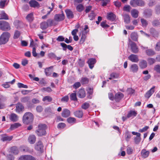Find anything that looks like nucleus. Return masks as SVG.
I'll use <instances>...</instances> for the list:
<instances>
[{"instance_id": "nucleus-28", "label": "nucleus", "mask_w": 160, "mask_h": 160, "mask_svg": "<svg viewBox=\"0 0 160 160\" xmlns=\"http://www.w3.org/2000/svg\"><path fill=\"white\" fill-rule=\"evenodd\" d=\"M74 115L78 118H82L83 115V112L81 110H78L75 112L74 113Z\"/></svg>"}, {"instance_id": "nucleus-62", "label": "nucleus", "mask_w": 160, "mask_h": 160, "mask_svg": "<svg viewBox=\"0 0 160 160\" xmlns=\"http://www.w3.org/2000/svg\"><path fill=\"white\" fill-rule=\"evenodd\" d=\"M154 70L157 72L160 73V65H157L155 66Z\"/></svg>"}, {"instance_id": "nucleus-12", "label": "nucleus", "mask_w": 160, "mask_h": 160, "mask_svg": "<svg viewBox=\"0 0 160 160\" xmlns=\"http://www.w3.org/2000/svg\"><path fill=\"white\" fill-rule=\"evenodd\" d=\"M132 52L134 53H137L139 51V49L136 44L134 42H132L131 45Z\"/></svg>"}, {"instance_id": "nucleus-40", "label": "nucleus", "mask_w": 160, "mask_h": 160, "mask_svg": "<svg viewBox=\"0 0 160 160\" xmlns=\"http://www.w3.org/2000/svg\"><path fill=\"white\" fill-rule=\"evenodd\" d=\"M89 80V79L87 78L82 77L80 82L82 84H86L88 83Z\"/></svg>"}, {"instance_id": "nucleus-54", "label": "nucleus", "mask_w": 160, "mask_h": 160, "mask_svg": "<svg viewBox=\"0 0 160 160\" xmlns=\"http://www.w3.org/2000/svg\"><path fill=\"white\" fill-rule=\"evenodd\" d=\"M96 1H102V5L103 6H105L110 2L109 0H95Z\"/></svg>"}, {"instance_id": "nucleus-60", "label": "nucleus", "mask_w": 160, "mask_h": 160, "mask_svg": "<svg viewBox=\"0 0 160 160\" xmlns=\"http://www.w3.org/2000/svg\"><path fill=\"white\" fill-rule=\"evenodd\" d=\"M20 32L18 31H15L13 36L14 39H17L19 38L20 36Z\"/></svg>"}, {"instance_id": "nucleus-49", "label": "nucleus", "mask_w": 160, "mask_h": 160, "mask_svg": "<svg viewBox=\"0 0 160 160\" xmlns=\"http://www.w3.org/2000/svg\"><path fill=\"white\" fill-rule=\"evenodd\" d=\"M89 106L90 105L89 103L88 102H86L82 104L81 108L83 109L86 110L89 108Z\"/></svg>"}, {"instance_id": "nucleus-43", "label": "nucleus", "mask_w": 160, "mask_h": 160, "mask_svg": "<svg viewBox=\"0 0 160 160\" xmlns=\"http://www.w3.org/2000/svg\"><path fill=\"white\" fill-rule=\"evenodd\" d=\"M124 22L126 23H128L130 22V18L128 15L126 14L123 16Z\"/></svg>"}, {"instance_id": "nucleus-31", "label": "nucleus", "mask_w": 160, "mask_h": 160, "mask_svg": "<svg viewBox=\"0 0 160 160\" xmlns=\"http://www.w3.org/2000/svg\"><path fill=\"white\" fill-rule=\"evenodd\" d=\"M139 12L138 10L133 9L131 11V14L132 16L135 18H137L138 16Z\"/></svg>"}, {"instance_id": "nucleus-21", "label": "nucleus", "mask_w": 160, "mask_h": 160, "mask_svg": "<svg viewBox=\"0 0 160 160\" xmlns=\"http://www.w3.org/2000/svg\"><path fill=\"white\" fill-rule=\"evenodd\" d=\"M26 20L29 22H32L34 19L33 14L32 12L30 13L26 16Z\"/></svg>"}, {"instance_id": "nucleus-48", "label": "nucleus", "mask_w": 160, "mask_h": 160, "mask_svg": "<svg viewBox=\"0 0 160 160\" xmlns=\"http://www.w3.org/2000/svg\"><path fill=\"white\" fill-rule=\"evenodd\" d=\"M147 61L148 63L150 65H152L155 63V59L153 58H148Z\"/></svg>"}, {"instance_id": "nucleus-15", "label": "nucleus", "mask_w": 160, "mask_h": 160, "mask_svg": "<svg viewBox=\"0 0 160 160\" xmlns=\"http://www.w3.org/2000/svg\"><path fill=\"white\" fill-rule=\"evenodd\" d=\"M138 69V66L136 64H133L131 65L130 68V71L134 73L137 72Z\"/></svg>"}, {"instance_id": "nucleus-8", "label": "nucleus", "mask_w": 160, "mask_h": 160, "mask_svg": "<svg viewBox=\"0 0 160 160\" xmlns=\"http://www.w3.org/2000/svg\"><path fill=\"white\" fill-rule=\"evenodd\" d=\"M16 111L17 112L20 113L24 111V107L20 102H18L16 104Z\"/></svg>"}, {"instance_id": "nucleus-37", "label": "nucleus", "mask_w": 160, "mask_h": 160, "mask_svg": "<svg viewBox=\"0 0 160 160\" xmlns=\"http://www.w3.org/2000/svg\"><path fill=\"white\" fill-rule=\"evenodd\" d=\"M14 24L17 28H18L22 26L23 23L18 20H16L14 22Z\"/></svg>"}, {"instance_id": "nucleus-44", "label": "nucleus", "mask_w": 160, "mask_h": 160, "mask_svg": "<svg viewBox=\"0 0 160 160\" xmlns=\"http://www.w3.org/2000/svg\"><path fill=\"white\" fill-rule=\"evenodd\" d=\"M76 121V119L72 117H69L67 119V121L70 124H73L75 123Z\"/></svg>"}, {"instance_id": "nucleus-11", "label": "nucleus", "mask_w": 160, "mask_h": 160, "mask_svg": "<svg viewBox=\"0 0 160 160\" xmlns=\"http://www.w3.org/2000/svg\"><path fill=\"white\" fill-rule=\"evenodd\" d=\"M43 146L42 142L39 141L36 144L35 148L38 151H42L43 150Z\"/></svg>"}, {"instance_id": "nucleus-51", "label": "nucleus", "mask_w": 160, "mask_h": 160, "mask_svg": "<svg viewBox=\"0 0 160 160\" xmlns=\"http://www.w3.org/2000/svg\"><path fill=\"white\" fill-rule=\"evenodd\" d=\"M25 160H36V158L31 155H24Z\"/></svg>"}, {"instance_id": "nucleus-55", "label": "nucleus", "mask_w": 160, "mask_h": 160, "mask_svg": "<svg viewBox=\"0 0 160 160\" xmlns=\"http://www.w3.org/2000/svg\"><path fill=\"white\" fill-rule=\"evenodd\" d=\"M41 91L42 92H50L52 91V90L50 87L47 88H43L41 89Z\"/></svg>"}, {"instance_id": "nucleus-5", "label": "nucleus", "mask_w": 160, "mask_h": 160, "mask_svg": "<svg viewBox=\"0 0 160 160\" xmlns=\"http://www.w3.org/2000/svg\"><path fill=\"white\" fill-rule=\"evenodd\" d=\"M62 14H55L54 16V19L57 22H60L64 20L65 19V16L62 11Z\"/></svg>"}, {"instance_id": "nucleus-52", "label": "nucleus", "mask_w": 160, "mask_h": 160, "mask_svg": "<svg viewBox=\"0 0 160 160\" xmlns=\"http://www.w3.org/2000/svg\"><path fill=\"white\" fill-rule=\"evenodd\" d=\"M118 75L116 73H112L110 74V77L109 78V79L111 80L113 78H118Z\"/></svg>"}, {"instance_id": "nucleus-32", "label": "nucleus", "mask_w": 160, "mask_h": 160, "mask_svg": "<svg viewBox=\"0 0 160 160\" xmlns=\"http://www.w3.org/2000/svg\"><path fill=\"white\" fill-rule=\"evenodd\" d=\"M137 114V112L135 111L130 110L127 114V117L129 118L132 116L135 117Z\"/></svg>"}, {"instance_id": "nucleus-2", "label": "nucleus", "mask_w": 160, "mask_h": 160, "mask_svg": "<svg viewBox=\"0 0 160 160\" xmlns=\"http://www.w3.org/2000/svg\"><path fill=\"white\" fill-rule=\"evenodd\" d=\"M10 34L8 32H3L0 37V45L4 44L9 41Z\"/></svg>"}, {"instance_id": "nucleus-33", "label": "nucleus", "mask_w": 160, "mask_h": 160, "mask_svg": "<svg viewBox=\"0 0 160 160\" xmlns=\"http://www.w3.org/2000/svg\"><path fill=\"white\" fill-rule=\"evenodd\" d=\"M131 38L133 41H138V35L137 33L135 32H132L131 34Z\"/></svg>"}, {"instance_id": "nucleus-17", "label": "nucleus", "mask_w": 160, "mask_h": 160, "mask_svg": "<svg viewBox=\"0 0 160 160\" xmlns=\"http://www.w3.org/2000/svg\"><path fill=\"white\" fill-rule=\"evenodd\" d=\"M65 12L67 18L68 19L72 18L74 17V15L70 9H67L65 10Z\"/></svg>"}, {"instance_id": "nucleus-36", "label": "nucleus", "mask_w": 160, "mask_h": 160, "mask_svg": "<svg viewBox=\"0 0 160 160\" xmlns=\"http://www.w3.org/2000/svg\"><path fill=\"white\" fill-rule=\"evenodd\" d=\"M40 28L42 30H45L48 27V24L46 22H43L41 23Z\"/></svg>"}, {"instance_id": "nucleus-64", "label": "nucleus", "mask_w": 160, "mask_h": 160, "mask_svg": "<svg viewBox=\"0 0 160 160\" xmlns=\"http://www.w3.org/2000/svg\"><path fill=\"white\" fill-rule=\"evenodd\" d=\"M131 9V7L129 5H125L123 7V10L124 11L129 12Z\"/></svg>"}, {"instance_id": "nucleus-50", "label": "nucleus", "mask_w": 160, "mask_h": 160, "mask_svg": "<svg viewBox=\"0 0 160 160\" xmlns=\"http://www.w3.org/2000/svg\"><path fill=\"white\" fill-rule=\"evenodd\" d=\"M87 32L85 33H82V35L80 41V42L81 43H82L85 41L86 38Z\"/></svg>"}, {"instance_id": "nucleus-13", "label": "nucleus", "mask_w": 160, "mask_h": 160, "mask_svg": "<svg viewBox=\"0 0 160 160\" xmlns=\"http://www.w3.org/2000/svg\"><path fill=\"white\" fill-rule=\"evenodd\" d=\"M155 88V86H153L146 93L145 95V97L148 98H149L150 96L154 92V88Z\"/></svg>"}, {"instance_id": "nucleus-27", "label": "nucleus", "mask_w": 160, "mask_h": 160, "mask_svg": "<svg viewBox=\"0 0 160 160\" xmlns=\"http://www.w3.org/2000/svg\"><path fill=\"white\" fill-rule=\"evenodd\" d=\"M28 142L30 144L34 143L36 141V138L34 135H30L28 138Z\"/></svg>"}, {"instance_id": "nucleus-42", "label": "nucleus", "mask_w": 160, "mask_h": 160, "mask_svg": "<svg viewBox=\"0 0 160 160\" xmlns=\"http://www.w3.org/2000/svg\"><path fill=\"white\" fill-rule=\"evenodd\" d=\"M30 97L26 96L21 98L20 99L21 101L23 103H26L28 102L30 100Z\"/></svg>"}, {"instance_id": "nucleus-41", "label": "nucleus", "mask_w": 160, "mask_h": 160, "mask_svg": "<svg viewBox=\"0 0 160 160\" xmlns=\"http://www.w3.org/2000/svg\"><path fill=\"white\" fill-rule=\"evenodd\" d=\"M84 9V7L82 4H79L76 7V10L79 12H81Z\"/></svg>"}, {"instance_id": "nucleus-24", "label": "nucleus", "mask_w": 160, "mask_h": 160, "mask_svg": "<svg viewBox=\"0 0 160 160\" xmlns=\"http://www.w3.org/2000/svg\"><path fill=\"white\" fill-rule=\"evenodd\" d=\"M139 66L142 69H144L147 67V63L145 60H141L139 63Z\"/></svg>"}, {"instance_id": "nucleus-1", "label": "nucleus", "mask_w": 160, "mask_h": 160, "mask_svg": "<svg viewBox=\"0 0 160 160\" xmlns=\"http://www.w3.org/2000/svg\"><path fill=\"white\" fill-rule=\"evenodd\" d=\"M33 121V115L30 112H26L22 118L23 123L26 124H28L32 123Z\"/></svg>"}, {"instance_id": "nucleus-7", "label": "nucleus", "mask_w": 160, "mask_h": 160, "mask_svg": "<svg viewBox=\"0 0 160 160\" xmlns=\"http://www.w3.org/2000/svg\"><path fill=\"white\" fill-rule=\"evenodd\" d=\"M1 140L3 142L9 141L13 138L12 136H8L6 134H2L1 135Z\"/></svg>"}, {"instance_id": "nucleus-10", "label": "nucleus", "mask_w": 160, "mask_h": 160, "mask_svg": "<svg viewBox=\"0 0 160 160\" xmlns=\"http://www.w3.org/2000/svg\"><path fill=\"white\" fill-rule=\"evenodd\" d=\"M30 6L33 8H38L40 6L39 3L35 0H31L29 2Z\"/></svg>"}, {"instance_id": "nucleus-63", "label": "nucleus", "mask_w": 160, "mask_h": 160, "mask_svg": "<svg viewBox=\"0 0 160 160\" xmlns=\"http://www.w3.org/2000/svg\"><path fill=\"white\" fill-rule=\"evenodd\" d=\"M133 149L131 147H128L127 149V153L128 154H132L133 152Z\"/></svg>"}, {"instance_id": "nucleus-19", "label": "nucleus", "mask_w": 160, "mask_h": 160, "mask_svg": "<svg viewBox=\"0 0 160 160\" xmlns=\"http://www.w3.org/2000/svg\"><path fill=\"white\" fill-rule=\"evenodd\" d=\"M9 119L11 121L13 122H15L18 121V117L16 114L12 113L10 114Z\"/></svg>"}, {"instance_id": "nucleus-57", "label": "nucleus", "mask_w": 160, "mask_h": 160, "mask_svg": "<svg viewBox=\"0 0 160 160\" xmlns=\"http://www.w3.org/2000/svg\"><path fill=\"white\" fill-rule=\"evenodd\" d=\"M81 86V84L80 82H76L73 85L72 87L76 89L80 87Z\"/></svg>"}, {"instance_id": "nucleus-20", "label": "nucleus", "mask_w": 160, "mask_h": 160, "mask_svg": "<svg viewBox=\"0 0 160 160\" xmlns=\"http://www.w3.org/2000/svg\"><path fill=\"white\" fill-rule=\"evenodd\" d=\"M70 114V112L68 109H65L63 110L62 113V116L64 118H67L69 117Z\"/></svg>"}, {"instance_id": "nucleus-59", "label": "nucleus", "mask_w": 160, "mask_h": 160, "mask_svg": "<svg viewBox=\"0 0 160 160\" xmlns=\"http://www.w3.org/2000/svg\"><path fill=\"white\" fill-rule=\"evenodd\" d=\"M152 24L154 26H158L160 24V22L158 20H155L152 22Z\"/></svg>"}, {"instance_id": "nucleus-56", "label": "nucleus", "mask_w": 160, "mask_h": 160, "mask_svg": "<svg viewBox=\"0 0 160 160\" xmlns=\"http://www.w3.org/2000/svg\"><path fill=\"white\" fill-rule=\"evenodd\" d=\"M47 23L48 24V26H52L55 25V24L54 23V21L51 19H49L47 21Z\"/></svg>"}, {"instance_id": "nucleus-29", "label": "nucleus", "mask_w": 160, "mask_h": 160, "mask_svg": "<svg viewBox=\"0 0 160 160\" xmlns=\"http://www.w3.org/2000/svg\"><path fill=\"white\" fill-rule=\"evenodd\" d=\"M36 133L38 136L41 137L45 136L46 134V131H42V130H40L39 129H38L36 131Z\"/></svg>"}, {"instance_id": "nucleus-18", "label": "nucleus", "mask_w": 160, "mask_h": 160, "mask_svg": "<svg viewBox=\"0 0 160 160\" xmlns=\"http://www.w3.org/2000/svg\"><path fill=\"white\" fill-rule=\"evenodd\" d=\"M124 97V94L120 92H118L115 95V99L116 101L119 102Z\"/></svg>"}, {"instance_id": "nucleus-53", "label": "nucleus", "mask_w": 160, "mask_h": 160, "mask_svg": "<svg viewBox=\"0 0 160 160\" xmlns=\"http://www.w3.org/2000/svg\"><path fill=\"white\" fill-rule=\"evenodd\" d=\"M52 98L50 96H46L43 98L42 99V101H47L48 102H50L52 100Z\"/></svg>"}, {"instance_id": "nucleus-34", "label": "nucleus", "mask_w": 160, "mask_h": 160, "mask_svg": "<svg viewBox=\"0 0 160 160\" xmlns=\"http://www.w3.org/2000/svg\"><path fill=\"white\" fill-rule=\"evenodd\" d=\"M5 99V97L2 95H0V109H2L4 107V105L2 102V101Z\"/></svg>"}, {"instance_id": "nucleus-61", "label": "nucleus", "mask_w": 160, "mask_h": 160, "mask_svg": "<svg viewBox=\"0 0 160 160\" xmlns=\"http://www.w3.org/2000/svg\"><path fill=\"white\" fill-rule=\"evenodd\" d=\"M154 48L156 51H160V41H159L157 42Z\"/></svg>"}, {"instance_id": "nucleus-23", "label": "nucleus", "mask_w": 160, "mask_h": 160, "mask_svg": "<svg viewBox=\"0 0 160 160\" xmlns=\"http://www.w3.org/2000/svg\"><path fill=\"white\" fill-rule=\"evenodd\" d=\"M146 54L148 56H152L156 54L155 52L152 49H148L146 50Z\"/></svg>"}, {"instance_id": "nucleus-38", "label": "nucleus", "mask_w": 160, "mask_h": 160, "mask_svg": "<svg viewBox=\"0 0 160 160\" xmlns=\"http://www.w3.org/2000/svg\"><path fill=\"white\" fill-rule=\"evenodd\" d=\"M20 124L18 123H15L11 125L10 129L11 130L15 129L21 126Z\"/></svg>"}, {"instance_id": "nucleus-22", "label": "nucleus", "mask_w": 160, "mask_h": 160, "mask_svg": "<svg viewBox=\"0 0 160 160\" xmlns=\"http://www.w3.org/2000/svg\"><path fill=\"white\" fill-rule=\"evenodd\" d=\"M116 18V15L112 12L109 13L107 14V18L110 21H114Z\"/></svg>"}, {"instance_id": "nucleus-30", "label": "nucleus", "mask_w": 160, "mask_h": 160, "mask_svg": "<svg viewBox=\"0 0 160 160\" xmlns=\"http://www.w3.org/2000/svg\"><path fill=\"white\" fill-rule=\"evenodd\" d=\"M9 18L8 15L4 12H2L0 14V20L4 19L7 20Z\"/></svg>"}, {"instance_id": "nucleus-35", "label": "nucleus", "mask_w": 160, "mask_h": 160, "mask_svg": "<svg viewBox=\"0 0 160 160\" xmlns=\"http://www.w3.org/2000/svg\"><path fill=\"white\" fill-rule=\"evenodd\" d=\"M47 128V127L46 124L40 123L38 125V129L40 130L46 131Z\"/></svg>"}, {"instance_id": "nucleus-4", "label": "nucleus", "mask_w": 160, "mask_h": 160, "mask_svg": "<svg viewBox=\"0 0 160 160\" xmlns=\"http://www.w3.org/2000/svg\"><path fill=\"white\" fill-rule=\"evenodd\" d=\"M130 4L133 7L138 6L142 7L144 6L145 2L142 0H132L130 2Z\"/></svg>"}, {"instance_id": "nucleus-26", "label": "nucleus", "mask_w": 160, "mask_h": 160, "mask_svg": "<svg viewBox=\"0 0 160 160\" xmlns=\"http://www.w3.org/2000/svg\"><path fill=\"white\" fill-rule=\"evenodd\" d=\"M22 150L25 152H28V153H32L33 152V149L27 146H24L22 147Z\"/></svg>"}, {"instance_id": "nucleus-47", "label": "nucleus", "mask_w": 160, "mask_h": 160, "mask_svg": "<svg viewBox=\"0 0 160 160\" xmlns=\"http://www.w3.org/2000/svg\"><path fill=\"white\" fill-rule=\"evenodd\" d=\"M53 68V66H51L48 68H46L45 70V72L47 76H49L51 74V72L50 69Z\"/></svg>"}, {"instance_id": "nucleus-46", "label": "nucleus", "mask_w": 160, "mask_h": 160, "mask_svg": "<svg viewBox=\"0 0 160 160\" xmlns=\"http://www.w3.org/2000/svg\"><path fill=\"white\" fill-rule=\"evenodd\" d=\"M95 15L93 11H92L91 12L88 14V17L90 20H92L95 18Z\"/></svg>"}, {"instance_id": "nucleus-58", "label": "nucleus", "mask_w": 160, "mask_h": 160, "mask_svg": "<svg viewBox=\"0 0 160 160\" xmlns=\"http://www.w3.org/2000/svg\"><path fill=\"white\" fill-rule=\"evenodd\" d=\"M141 22L143 27H146L148 25V22L143 18L141 19Z\"/></svg>"}, {"instance_id": "nucleus-6", "label": "nucleus", "mask_w": 160, "mask_h": 160, "mask_svg": "<svg viewBox=\"0 0 160 160\" xmlns=\"http://www.w3.org/2000/svg\"><path fill=\"white\" fill-rule=\"evenodd\" d=\"M152 10L151 9H145L143 12V16L146 18H149L152 16Z\"/></svg>"}, {"instance_id": "nucleus-16", "label": "nucleus", "mask_w": 160, "mask_h": 160, "mask_svg": "<svg viewBox=\"0 0 160 160\" xmlns=\"http://www.w3.org/2000/svg\"><path fill=\"white\" fill-rule=\"evenodd\" d=\"M78 96L80 98H83L86 96L85 92L84 89H81L79 90L78 92Z\"/></svg>"}, {"instance_id": "nucleus-9", "label": "nucleus", "mask_w": 160, "mask_h": 160, "mask_svg": "<svg viewBox=\"0 0 160 160\" xmlns=\"http://www.w3.org/2000/svg\"><path fill=\"white\" fill-rule=\"evenodd\" d=\"M128 59L133 62H137L139 61V59L138 55L131 54L128 57Z\"/></svg>"}, {"instance_id": "nucleus-3", "label": "nucleus", "mask_w": 160, "mask_h": 160, "mask_svg": "<svg viewBox=\"0 0 160 160\" xmlns=\"http://www.w3.org/2000/svg\"><path fill=\"white\" fill-rule=\"evenodd\" d=\"M11 29V27L9 23L3 20L0 21V29L3 31H8Z\"/></svg>"}, {"instance_id": "nucleus-39", "label": "nucleus", "mask_w": 160, "mask_h": 160, "mask_svg": "<svg viewBox=\"0 0 160 160\" xmlns=\"http://www.w3.org/2000/svg\"><path fill=\"white\" fill-rule=\"evenodd\" d=\"M10 150L11 152L14 154H17L19 152V151L17 148L16 146L11 147Z\"/></svg>"}, {"instance_id": "nucleus-14", "label": "nucleus", "mask_w": 160, "mask_h": 160, "mask_svg": "<svg viewBox=\"0 0 160 160\" xmlns=\"http://www.w3.org/2000/svg\"><path fill=\"white\" fill-rule=\"evenodd\" d=\"M90 68L92 69L94 67V65L96 63V59L93 58H90L87 62Z\"/></svg>"}, {"instance_id": "nucleus-45", "label": "nucleus", "mask_w": 160, "mask_h": 160, "mask_svg": "<svg viewBox=\"0 0 160 160\" xmlns=\"http://www.w3.org/2000/svg\"><path fill=\"white\" fill-rule=\"evenodd\" d=\"M70 98L71 100L74 101H76L77 100L76 93H71L70 95Z\"/></svg>"}, {"instance_id": "nucleus-25", "label": "nucleus", "mask_w": 160, "mask_h": 160, "mask_svg": "<svg viewBox=\"0 0 160 160\" xmlns=\"http://www.w3.org/2000/svg\"><path fill=\"white\" fill-rule=\"evenodd\" d=\"M149 154V152L147 151L145 149H142L141 151V156L142 158H145L148 157Z\"/></svg>"}]
</instances>
